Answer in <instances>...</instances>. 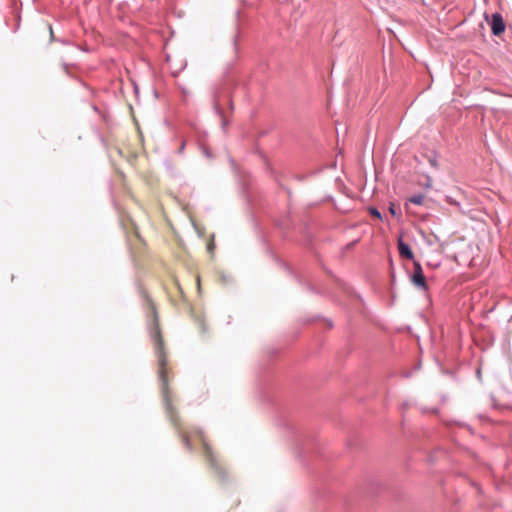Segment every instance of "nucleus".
<instances>
[{
  "mask_svg": "<svg viewBox=\"0 0 512 512\" xmlns=\"http://www.w3.org/2000/svg\"><path fill=\"white\" fill-rule=\"evenodd\" d=\"M152 338L154 342V348L158 357V376L161 382L162 398L167 416L172 426L176 430L183 445L188 451L193 450V437H196L199 440V442L202 445L205 460L208 462L210 467L214 469L215 472L220 477L223 478L225 476V469L221 466L220 462L218 461L216 454L214 453L212 447L207 441L205 433L200 428L188 429L187 427H185L181 421V418L175 406L173 405V397L169 389V369L167 365V357L164 351V341L158 326L155 327L152 333Z\"/></svg>",
  "mask_w": 512,
  "mask_h": 512,
  "instance_id": "obj_1",
  "label": "nucleus"
},
{
  "mask_svg": "<svg viewBox=\"0 0 512 512\" xmlns=\"http://www.w3.org/2000/svg\"><path fill=\"white\" fill-rule=\"evenodd\" d=\"M426 187L431 188L432 187V180L430 177L427 178V184Z\"/></svg>",
  "mask_w": 512,
  "mask_h": 512,
  "instance_id": "obj_8",
  "label": "nucleus"
},
{
  "mask_svg": "<svg viewBox=\"0 0 512 512\" xmlns=\"http://www.w3.org/2000/svg\"><path fill=\"white\" fill-rule=\"evenodd\" d=\"M369 213L379 220L382 219L381 213L376 208H369Z\"/></svg>",
  "mask_w": 512,
  "mask_h": 512,
  "instance_id": "obj_6",
  "label": "nucleus"
},
{
  "mask_svg": "<svg viewBox=\"0 0 512 512\" xmlns=\"http://www.w3.org/2000/svg\"><path fill=\"white\" fill-rule=\"evenodd\" d=\"M489 24L491 26L492 33L495 36H499L504 33L506 26L501 14L494 13L491 17Z\"/></svg>",
  "mask_w": 512,
  "mask_h": 512,
  "instance_id": "obj_3",
  "label": "nucleus"
},
{
  "mask_svg": "<svg viewBox=\"0 0 512 512\" xmlns=\"http://www.w3.org/2000/svg\"><path fill=\"white\" fill-rule=\"evenodd\" d=\"M411 281L415 286L421 288L423 290L427 289L425 276L422 270V267L419 262L414 261V272L411 277Z\"/></svg>",
  "mask_w": 512,
  "mask_h": 512,
  "instance_id": "obj_2",
  "label": "nucleus"
},
{
  "mask_svg": "<svg viewBox=\"0 0 512 512\" xmlns=\"http://www.w3.org/2000/svg\"><path fill=\"white\" fill-rule=\"evenodd\" d=\"M389 212L393 215V216H397V212H396V208H395V205L392 203L390 204L389 206Z\"/></svg>",
  "mask_w": 512,
  "mask_h": 512,
  "instance_id": "obj_7",
  "label": "nucleus"
},
{
  "mask_svg": "<svg viewBox=\"0 0 512 512\" xmlns=\"http://www.w3.org/2000/svg\"><path fill=\"white\" fill-rule=\"evenodd\" d=\"M398 250H399V255L402 258H406L409 260L413 259L414 254H413L411 248L409 247V245H407L406 243L403 242L401 236L398 238Z\"/></svg>",
  "mask_w": 512,
  "mask_h": 512,
  "instance_id": "obj_4",
  "label": "nucleus"
},
{
  "mask_svg": "<svg viewBox=\"0 0 512 512\" xmlns=\"http://www.w3.org/2000/svg\"><path fill=\"white\" fill-rule=\"evenodd\" d=\"M430 163H431L432 166H436L437 165L436 160H434V159H431Z\"/></svg>",
  "mask_w": 512,
  "mask_h": 512,
  "instance_id": "obj_9",
  "label": "nucleus"
},
{
  "mask_svg": "<svg viewBox=\"0 0 512 512\" xmlns=\"http://www.w3.org/2000/svg\"><path fill=\"white\" fill-rule=\"evenodd\" d=\"M424 201H425V196L422 194L411 196L407 199V202L405 203V208H406V210H409V207H408L409 203H412L415 205H422V204H424Z\"/></svg>",
  "mask_w": 512,
  "mask_h": 512,
  "instance_id": "obj_5",
  "label": "nucleus"
}]
</instances>
